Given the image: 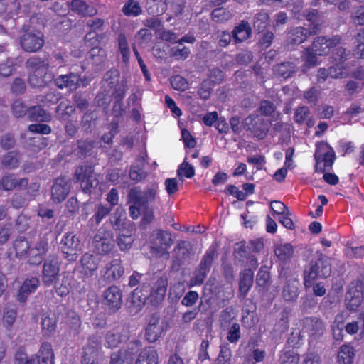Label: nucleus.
I'll return each mask as SVG.
<instances>
[{"mask_svg": "<svg viewBox=\"0 0 364 364\" xmlns=\"http://www.w3.org/2000/svg\"><path fill=\"white\" fill-rule=\"evenodd\" d=\"M127 201L130 204L129 215L133 220H136L141 212V225L151 224L155 220L154 211L161 204L158 183H150L144 189L140 186L130 188Z\"/></svg>", "mask_w": 364, "mask_h": 364, "instance_id": "1", "label": "nucleus"}, {"mask_svg": "<svg viewBox=\"0 0 364 364\" xmlns=\"http://www.w3.org/2000/svg\"><path fill=\"white\" fill-rule=\"evenodd\" d=\"M331 273V266L326 259L325 255L320 253L316 260L312 259L304 272V284L306 288L313 286L318 278H327Z\"/></svg>", "mask_w": 364, "mask_h": 364, "instance_id": "2", "label": "nucleus"}, {"mask_svg": "<svg viewBox=\"0 0 364 364\" xmlns=\"http://www.w3.org/2000/svg\"><path fill=\"white\" fill-rule=\"evenodd\" d=\"M314 156L316 161L315 171L317 173H324L331 170L336 159L333 148L324 141L316 144Z\"/></svg>", "mask_w": 364, "mask_h": 364, "instance_id": "3", "label": "nucleus"}, {"mask_svg": "<svg viewBox=\"0 0 364 364\" xmlns=\"http://www.w3.org/2000/svg\"><path fill=\"white\" fill-rule=\"evenodd\" d=\"M75 179L80 181V186L83 192L86 193H97V186L99 181L96 174L94 173L93 168L91 166H82L76 168Z\"/></svg>", "mask_w": 364, "mask_h": 364, "instance_id": "4", "label": "nucleus"}, {"mask_svg": "<svg viewBox=\"0 0 364 364\" xmlns=\"http://www.w3.org/2000/svg\"><path fill=\"white\" fill-rule=\"evenodd\" d=\"M300 325V332L308 335L309 343L318 340L326 329L323 321L316 316L304 317L301 320Z\"/></svg>", "mask_w": 364, "mask_h": 364, "instance_id": "5", "label": "nucleus"}, {"mask_svg": "<svg viewBox=\"0 0 364 364\" xmlns=\"http://www.w3.org/2000/svg\"><path fill=\"white\" fill-rule=\"evenodd\" d=\"M26 68L29 71L28 82L31 86H41L46 82L43 75L48 69V62L38 58H31L26 61Z\"/></svg>", "mask_w": 364, "mask_h": 364, "instance_id": "6", "label": "nucleus"}, {"mask_svg": "<svg viewBox=\"0 0 364 364\" xmlns=\"http://www.w3.org/2000/svg\"><path fill=\"white\" fill-rule=\"evenodd\" d=\"M61 249L69 261H75L78 257V252L82 250V245L80 239L73 232H68L61 240Z\"/></svg>", "mask_w": 364, "mask_h": 364, "instance_id": "7", "label": "nucleus"}, {"mask_svg": "<svg viewBox=\"0 0 364 364\" xmlns=\"http://www.w3.org/2000/svg\"><path fill=\"white\" fill-rule=\"evenodd\" d=\"M173 242L171 234L162 230H158L156 234L151 235V248L161 256H169L168 249Z\"/></svg>", "mask_w": 364, "mask_h": 364, "instance_id": "8", "label": "nucleus"}, {"mask_svg": "<svg viewBox=\"0 0 364 364\" xmlns=\"http://www.w3.org/2000/svg\"><path fill=\"white\" fill-rule=\"evenodd\" d=\"M141 346V341L139 339L129 341L126 346L120 348L115 355V364H132L134 356Z\"/></svg>", "mask_w": 364, "mask_h": 364, "instance_id": "9", "label": "nucleus"}, {"mask_svg": "<svg viewBox=\"0 0 364 364\" xmlns=\"http://www.w3.org/2000/svg\"><path fill=\"white\" fill-rule=\"evenodd\" d=\"M341 40L340 35H335L330 38L323 36H318L314 40L311 48L319 56H324L328 55L332 48L338 46Z\"/></svg>", "mask_w": 364, "mask_h": 364, "instance_id": "10", "label": "nucleus"}, {"mask_svg": "<svg viewBox=\"0 0 364 364\" xmlns=\"http://www.w3.org/2000/svg\"><path fill=\"white\" fill-rule=\"evenodd\" d=\"M244 127L259 139H264L269 130L268 123L264 119L253 115H250L245 119Z\"/></svg>", "mask_w": 364, "mask_h": 364, "instance_id": "11", "label": "nucleus"}, {"mask_svg": "<svg viewBox=\"0 0 364 364\" xmlns=\"http://www.w3.org/2000/svg\"><path fill=\"white\" fill-rule=\"evenodd\" d=\"M347 57L348 54L344 48L339 47L336 49V52L333 53L332 56V61L335 63L328 68L331 77L342 78L344 77L346 68L343 63L347 60Z\"/></svg>", "mask_w": 364, "mask_h": 364, "instance_id": "12", "label": "nucleus"}, {"mask_svg": "<svg viewBox=\"0 0 364 364\" xmlns=\"http://www.w3.org/2000/svg\"><path fill=\"white\" fill-rule=\"evenodd\" d=\"M363 287L360 283H352L346 296V306L350 311H357L363 301Z\"/></svg>", "mask_w": 364, "mask_h": 364, "instance_id": "13", "label": "nucleus"}, {"mask_svg": "<svg viewBox=\"0 0 364 364\" xmlns=\"http://www.w3.org/2000/svg\"><path fill=\"white\" fill-rule=\"evenodd\" d=\"M20 43L25 51L36 52L44 44L43 35L40 31L36 33L26 32L21 37Z\"/></svg>", "mask_w": 364, "mask_h": 364, "instance_id": "14", "label": "nucleus"}, {"mask_svg": "<svg viewBox=\"0 0 364 364\" xmlns=\"http://www.w3.org/2000/svg\"><path fill=\"white\" fill-rule=\"evenodd\" d=\"M164 331L160 324V316L157 314H151L145 328V338L149 343H154L159 339Z\"/></svg>", "mask_w": 364, "mask_h": 364, "instance_id": "15", "label": "nucleus"}, {"mask_svg": "<svg viewBox=\"0 0 364 364\" xmlns=\"http://www.w3.org/2000/svg\"><path fill=\"white\" fill-rule=\"evenodd\" d=\"M59 271V263L56 258L46 261L43 269V282L45 285L53 284L58 278Z\"/></svg>", "mask_w": 364, "mask_h": 364, "instance_id": "16", "label": "nucleus"}, {"mask_svg": "<svg viewBox=\"0 0 364 364\" xmlns=\"http://www.w3.org/2000/svg\"><path fill=\"white\" fill-rule=\"evenodd\" d=\"M145 157L138 156L134 162L131 165L129 171V177L136 183L141 182L148 176V172L145 171Z\"/></svg>", "mask_w": 364, "mask_h": 364, "instance_id": "17", "label": "nucleus"}, {"mask_svg": "<svg viewBox=\"0 0 364 364\" xmlns=\"http://www.w3.org/2000/svg\"><path fill=\"white\" fill-rule=\"evenodd\" d=\"M48 244L45 240H40L36 244L35 247L29 249L28 252V262L31 264H40L48 251Z\"/></svg>", "mask_w": 364, "mask_h": 364, "instance_id": "18", "label": "nucleus"}, {"mask_svg": "<svg viewBox=\"0 0 364 364\" xmlns=\"http://www.w3.org/2000/svg\"><path fill=\"white\" fill-rule=\"evenodd\" d=\"M70 186L65 178H56L52 188L53 200L57 203L64 200L70 191Z\"/></svg>", "mask_w": 364, "mask_h": 364, "instance_id": "19", "label": "nucleus"}, {"mask_svg": "<svg viewBox=\"0 0 364 364\" xmlns=\"http://www.w3.org/2000/svg\"><path fill=\"white\" fill-rule=\"evenodd\" d=\"M39 284L40 281L38 278L35 277L26 278L19 289L17 294L18 301L25 302L28 296L36 291Z\"/></svg>", "mask_w": 364, "mask_h": 364, "instance_id": "20", "label": "nucleus"}, {"mask_svg": "<svg viewBox=\"0 0 364 364\" xmlns=\"http://www.w3.org/2000/svg\"><path fill=\"white\" fill-rule=\"evenodd\" d=\"M28 183L27 178H18L14 174L5 175L0 178V189L9 191L15 188H26Z\"/></svg>", "mask_w": 364, "mask_h": 364, "instance_id": "21", "label": "nucleus"}, {"mask_svg": "<svg viewBox=\"0 0 364 364\" xmlns=\"http://www.w3.org/2000/svg\"><path fill=\"white\" fill-rule=\"evenodd\" d=\"M124 213V217L122 214L115 219V230H118L117 235H129L134 237L136 232V225L134 222L127 220Z\"/></svg>", "mask_w": 364, "mask_h": 364, "instance_id": "22", "label": "nucleus"}, {"mask_svg": "<svg viewBox=\"0 0 364 364\" xmlns=\"http://www.w3.org/2000/svg\"><path fill=\"white\" fill-rule=\"evenodd\" d=\"M317 31V26L312 31L304 27L292 28L288 33L289 42L291 44L299 45L304 43L309 36L316 34Z\"/></svg>", "mask_w": 364, "mask_h": 364, "instance_id": "23", "label": "nucleus"}, {"mask_svg": "<svg viewBox=\"0 0 364 364\" xmlns=\"http://www.w3.org/2000/svg\"><path fill=\"white\" fill-rule=\"evenodd\" d=\"M55 84L60 89L68 88L73 91L80 86V76L73 73L60 75L55 79Z\"/></svg>", "mask_w": 364, "mask_h": 364, "instance_id": "24", "label": "nucleus"}, {"mask_svg": "<svg viewBox=\"0 0 364 364\" xmlns=\"http://www.w3.org/2000/svg\"><path fill=\"white\" fill-rule=\"evenodd\" d=\"M135 364H159V354L154 346H146L142 349Z\"/></svg>", "mask_w": 364, "mask_h": 364, "instance_id": "25", "label": "nucleus"}, {"mask_svg": "<svg viewBox=\"0 0 364 364\" xmlns=\"http://www.w3.org/2000/svg\"><path fill=\"white\" fill-rule=\"evenodd\" d=\"M254 272L250 269H245L240 274L239 293L245 298L253 284Z\"/></svg>", "mask_w": 364, "mask_h": 364, "instance_id": "26", "label": "nucleus"}, {"mask_svg": "<svg viewBox=\"0 0 364 364\" xmlns=\"http://www.w3.org/2000/svg\"><path fill=\"white\" fill-rule=\"evenodd\" d=\"M252 33V28L247 21H242L232 31L235 43H239L249 38Z\"/></svg>", "mask_w": 364, "mask_h": 364, "instance_id": "27", "label": "nucleus"}, {"mask_svg": "<svg viewBox=\"0 0 364 364\" xmlns=\"http://www.w3.org/2000/svg\"><path fill=\"white\" fill-rule=\"evenodd\" d=\"M355 358V349L350 344L342 345L337 355L338 364H353Z\"/></svg>", "mask_w": 364, "mask_h": 364, "instance_id": "28", "label": "nucleus"}, {"mask_svg": "<svg viewBox=\"0 0 364 364\" xmlns=\"http://www.w3.org/2000/svg\"><path fill=\"white\" fill-rule=\"evenodd\" d=\"M99 259L92 255L86 253L81 259L82 272L85 276H90L98 267Z\"/></svg>", "mask_w": 364, "mask_h": 364, "instance_id": "29", "label": "nucleus"}, {"mask_svg": "<svg viewBox=\"0 0 364 364\" xmlns=\"http://www.w3.org/2000/svg\"><path fill=\"white\" fill-rule=\"evenodd\" d=\"M217 256L216 248L210 246L205 252L197 268L208 274Z\"/></svg>", "mask_w": 364, "mask_h": 364, "instance_id": "30", "label": "nucleus"}, {"mask_svg": "<svg viewBox=\"0 0 364 364\" xmlns=\"http://www.w3.org/2000/svg\"><path fill=\"white\" fill-rule=\"evenodd\" d=\"M70 9L73 11L83 16H92L97 13L95 8L87 5L82 0H73L70 3Z\"/></svg>", "mask_w": 364, "mask_h": 364, "instance_id": "31", "label": "nucleus"}, {"mask_svg": "<svg viewBox=\"0 0 364 364\" xmlns=\"http://www.w3.org/2000/svg\"><path fill=\"white\" fill-rule=\"evenodd\" d=\"M296 71V66L293 62L280 63L274 68V74L284 79L291 77Z\"/></svg>", "mask_w": 364, "mask_h": 364, "instance_id": "32", "label": "nucleus"}, {"mask_svg": "<svg viewBox=\"0 0 364 364\" xmlns=\"http://www.w3.org/2000/svg\"><path fill=\"white\" fill-rule=\"evenodd\" d=\"M36 358L39 360L41 359V364H54V353L51 345L48 343H43Z\"/></svg>", "mask_w": 364, "mask_h": 364, "instance_id": "33", "label": "nucleus"}, {"mask_svg": "<svg viewBox=\"0 0 364 364\" xmlns=\"http://www.w3.org/2000/svg\"><path fill=\"white\" fill-rule=\"evenodd\" d=\"M122 11L124 16L136 17L142 14V9L136 0H127L125 1Z\"/></svg>", "mask_w": 364, "mask_h": 364, "instance_id": "34", "label": "nucleus"}, {"mask_svg": "<svg viewBox=\"0 0 364 364\" xmlns=\"http://www.w3.org/2000/svg\"><path fill=\"white\" fill-rule=\"evenodd\" d=\"M19 9V4L16 1L7 4L4 0H0V16L5 15V18H13L18 14Z\"/></svg>", "mask_w": 364, "mask_h": 364, "instance_id": "35", "label": "nucleus"}, {"mask_svg": "<svg viewBox=\"0 0 364 364\" xmlns=\"http://www.w3.org/2000/svg\"><path fill=\"white\" fill-rule=\"evenodd\" d=\"M274 253L279 260L287 262L293 256V246L289 243L278 245L274 249Z\"/></svg>", "mask_w": 364, "mask_h": 364, "instance_id": "36", "label": "nucleus"}, {"mask_svg": "<svg viewBox=\"0 0 364 364\" xmlns=\"http://www.w3.org/2000/svg\"><path fill=\"white\" fill-rule=\"evenodd\" d=\"M269 24V16L267 12L260 11L254 16L253 27L258 33L263 32Z\"/></svg>", "mask_w": 364, "mask_h": 364, "instance_id": "37", "label": "nucleus"}, {"mask_svg": "<svg viewBox=\"0 0 364 364\" xmlns=\"http://www.w3.org/2000/svg\"><path fill=\"white\" fill-rule=\"evenodd\" d=\"M168 287V279L164 277L159 278L152 287L151 295L157 299L161 300L164 298Z\"/></svg>", "mask_w": 364, "mask_h": 364, "instance_id": "38", "label": "nucleus"}, {"mask_svg": "<svg viewBox=\"0 0 364 364\" xmlns=\"http://www.w3.org/2000/svg\"><path fill=\"white\" fill-rule=\"evenodd\" d=\"M98 349L97 345L87 346L84 348L82 364H98L97 363Z\"/></svg>", "mask_w": 364, "mask_h": 364, "instance_id": "39", "label": "nucleus"}, {"mask_svg": "<svg viewBox=\"0 0 364 364\" xmlns=\"http://www.w3.org/2000/svg\"><path fill=\"white\" fill-rule=\"evenodd\" d=\"M317 55H318L313 50L311 46L306 48L301 55L304 67L306 68L315 67L318 63Z\"/></svg>", "mask_w": 364, "mask_h": 364, "instance_id": "40", "label": "nucleus"}, {"mask_svg": "<svg viewBox=\"0 0 364 364\" xmlns=\"http://www.w3.org/2000/svg\"><path fill=\"white\" fill-rule=\"evenodd\" d=\"M28 118L31 121L48 122L50 119V115L40 106H35L29 109Z\"/></svg>", "mask_w": 364, "mask_h": 364, "instance_id": "41", "label": "nucleus"}, {"mask_svg": "<svg viewBox=\"0 0 364 364\" xmlns=\"http://www.w3.org/2000/svg\"><path fill=\"white\" fill-rule=\"evenodd\" d=\"M14 248L16 251V256L21 258L27 255L30 245L24 237H18L14 242Z\"/></svg>", "mask_w": 364, "mask_h": 364, "instance_id": "42", "label": "nucleus"}, {"mask_svg": "<svg viewBox=\"0 0 364 364\" xmlns=\"http://www.w3.org/2000/svg\"><path fill=\"white\" fill-rule=\"evenodd\" d=\"M212 20L217 23H223L232 18V14L228 9L219 7L213 9L211 13Z\"/></svg>", "mask_w": 364, "mask_h": 364, "instance_id": "43", "label": "nucleus"}, {"mask_svg": "<svg viewBox=\"0 0 364 364\" xmlns=\"http://www.w3.org/2000/svg\"><path fill=\"white\" fill-rule=\"evenodd\" d=\"M220 353L215 360V364H230L232 352L229 344L220 346Z\"/></svg>", "mask_w": 364, "mask_h": 364, "instance_id": "44", "label": "nucleus"}, {"mask_svg": "<svg viewBox=\"0 0 364 364\" xmlns=\"http://www.w3.org/2000/svg\"><path fill=\"white\" fill-rule=\"evenodd\" d=\"M186 158L179 165L177 170V175L178 177H186V178H192L195 176L194 167L188 163Z\"/></svg>", "mask_w": 364, "mask_h": 364, "instance_id": "45", "label": "nucleus"}, {"mask_svg": "<svg viewBox=\"0 0 364 364\" xmlns=\"http://www.w3.org/2000/svg\"><path fill=\"white\" fill-rule=\"evenodd\" d=\"M270 279V272L267 266H262L256 276V283L258 286L265 287Z\"/></svg>", "mask_w": 364, "mask_h": 364, "instance_id": "46", "label": "nucleus"}, {"mask_svg": "<svg viewBox=\"0 0 364 364\" xmlns=\"http://www.w3.org/2000/svg\"><path fill=\"white\" fill-rule=\"evenodd\" d=\"M41 326L44 334L49 335L55 331L56 320L54 317L44 314L42 317Z\"/></svg>", "mask_w": 364, "mask_h": 364, "instance_id": "47", "label": "nucleus"}, {"mask_svg": "<svg viewBox=\"0 0 364 364\" xmlns=\"http://www.w3.org/2000/svg\"><path fill=\"white\" fill-rule=\"evenodd\" d=\"M141 301L136 299L135 297V293L133 292L132 295L127 299L126 301V308L129 314H134L139 312L141 309Z\"/></svg>", "mask_w": 364, "mask_h": 364, "instance_id": "48", "label": "nucleus"}, {"mask_svg": "<svg viewBox=\"0 0 364 364\" xmlns=\"http://www.w3.org/2000/svg\"><path fill=\"white\" fill-rule=\"evenodd\" d=\"M282 296L286 301L295 300L298 296V287L294 284L287 283L283 288Z\"/></svg>", "mask_w": 364, "mask_h": 364, "instance_id": "49", "label": "nucleus"}, {"mask_svg": "<svg viewBox=\"0 0 364 364\" xmlns=\"http://www.w3.org/2000/svg\"><path fill=\"white\" fill-rule=\"evenodd\" d=\"M299 355L292 350L284 352L279 357L280 364H299Z\"/></svg>", "mask_w": 364, "mask_h": 364, "instance_id": "50", "label": "nucleus"}, {"mask_svg": "<svg viewBox=\"0 0 364 364\" xmlns=\"http://www.w3.org/2000/svg\"><path fill=\"white\" fill-rule=\"evenodd\" d=\"M190 54V49L186 46L181 48L173 47L170 50V56L177 60H185L189 57Z\"/></svg>", "mask_w": 364, "mask_h": 364, "instance_id": "51", "label": "nucleus"}, {"mask_svg": "<svg viewBox=\"0 0 364 364\" xmlns=\"http://www.w3.org/2000/svg\"><path fill=\"white\" fill-rule=\"evenodd\" d=\"M170 82L172 87L176 90L184 91L188 87L186 79L179 75L171 77Z\"/></svg>", "mask_w": 364, "mask_h": 364, "instance_id": "52", "label": "nucleus"}, {"mask_svg": "<svg viewBox=\"0 0 364 364\" xmlns=\"http://www.w3.org/2000/svg\"><path fill=\"white\" fill-rule=\"evenodd\" d=\"M207 275L208 274L206 272L202 270L200 271V269L196 268L193 273V275L191 277L189 280V287L202 285Z\"/></svg>", "mask_w": 364, "mask_h": 364, "instance_id": "53", "label": "nucleus"}, {"mask_svg": "<svg viewBox=\"0 0 364 364\" xmlns=\"http://www.w3.org/2000/svg\"><path fill=\"white\" fill-rule=\"evenodd\" d=\"M240 338V326L237 323H234L228 331L227 340L231 343H235Z\"/></svg>", "mask_w": 364, "mask_h": 364, "instance_id": "54", "label": "nucleus"}, {"mask_svg": "<svg viewBox=\"0 0 364 364\" xmlns=\"http://www.w3.org/2000/svg\"><path fill=\"white\" fill-rule=\"evenodd\" d=\"M96 37L97 34L95 32H90L86 35L85 38V43L86 44L87 47L93 46L90 50V55L92 57L97 54L98 55L100 52H102V50L98 49V48L94 46L95 43L97 41Z\"/></svg>", "mask_w": 364, "mask_h": 364, "instance_id": "55", "label": "nucleus"}, {"mask_svg": "<svg viewBox=\"0 0 364 364\" xmlns=\"http://www.w3.org/2000/svg\"><path fill=\"white\" fill-rule=\"evenodd\" d=\"M134 240V237H129V235H117V244L119 248L122 251H126L129 250L132 247L133 242Z\"/></svg>", "mask_w": 364, "mask_h": 364, "instance_id": "56", "label": "nucleus"}, {"mask_svg": "<svg viewBox=\"0 0 364 364\" xmlns=\"http://www.w3.org/2000/svg\"><path fill=\"white\" fill-rule=\"evenodd\" d=\"M2 164L7 168H14L18 165V159L17 154L13 152H9L4 156L2 160Z\"/></svg>", "mask_w": 364, "mask_h": 364, "instance_id": "57", "label": "nucleus"}, {"mask_svg": "<svg viewBox=\"0 0 364 364\" xmlns=\"http://www.w3.org/2000/svg\"><path fill=\"white\" fill-rule=\"evenodd\" d=\"M199 295L196 291H189L183 296L181 304L186 307L193 306L198 301Z\"/></svg>", "mask_w": 364, "mask_h": 364, "instance_id": "58", "label": "nucleus"}, {"mask_svg": "<svg viewBox=\"0 0 364 364\" xmlns=\"http://www.w3.org/2000/svg\"><path fill=\"white\" fill-rule=\"evenodd\" d=\"M276 107L269 100H262L259 105V112L262 115L271 116L275 111Z\"/></svg>", "mask_w": 364, "mask_h": 364, "instance_id": "59", "label": "nucleus"}, {"mask_svg": "<svg viewBox=\"0 0 364 364\" xmlns=\"http://www.w3.org/2000/svg\"><path fill=\"white\" fill-rule=\"evenodd\" d=\"M309 109L306 106L299 107L294 112V120L296 123H303L309 114Z\"/></svg>", "mask_w": 364, "mask_h": 364, "instance_id": "60", "label": "nucleus"}, {"mask_svg": "<svg viewBox=\"0 0 364 364\" xmlns=\"http://www.w3.org/2000/svg\"><path fill=\"white\" fill-rule=\"evenodd\" d=\"M351 18L355 25L364 26V5L355 8Z\"/></svg>", "mask_w": 364, "mask_h": 364, "instance_id": "61", "label": "nucleus"}, {"mask_svg": "<svg viewBox=\"0 0 364 364\" xmlns=\"http://www.w3.org/2000/svg\"><path fill=\"white\" fill-rule=\"evenodd\" d=\"M209 346L210 343L207 339L202 341L198 350V359L202 362L205 360H210L208 353Z\"/></svg>", "mask_w": 364, "mask_h": 364, "instance_id": "62", "label": "nucleus"}, {"mask_svg": "<svg viewBox=\"0 0 364 364\" xmlns=\"http://www.w3.org/2000/svg\"><path fill=\"white\" fill-rule=\"evenodd\" d=\"M15 364H41V362L34 357L28 359L23 353H18L15 357Z\"/></svg>", "mask_w": 364, "mask_h": 364, "instance_id": "63", "label": "nucleus"}, {"mask_svg": "<svg viewBox=\"0 0 364 364\" xmlns=\"http://www.w3.org/2000/svg\"><path fill=\"white\" fill-rule=\"evenodd\" d=\"M270 208L274 214H277L279 216L288 211L287 206L279 200L271 202Z\"/></svg>", "mask_w": 364, "mask_h": 364, "instance_id": "64", "label": "nucleus"}]
</instances>
